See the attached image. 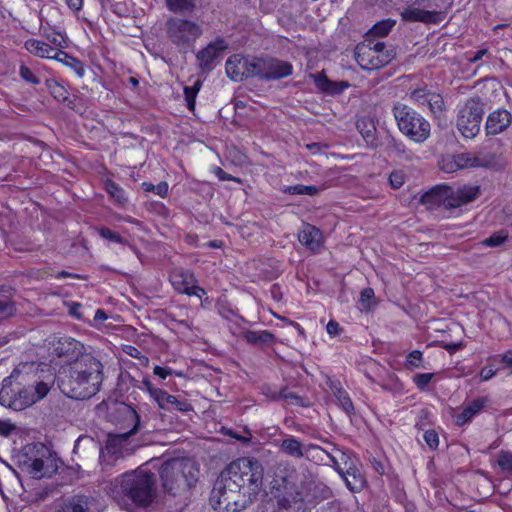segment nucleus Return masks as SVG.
<instances>
[{
	"label": "nucleus",
	"mask_w": 512,
	"mask_h": 512,
	"mask_svg": "<svg viewBox=\"0 0 512 512\" xmlns=\"http://www.w3.org/2000/svg\"><path fill=\"white\" fill-rule=\"evenodd\" d=\"M32 365H23L14 369L2 382L0 404L15 411L24 410L47 396L54 384V377L41 379L37 373L29 374L26 369Z\"/></svg>",
	"instance_id": "f257e3e1"
},
{
	"label": "nucleus",
	"mask_w": 512,
	"mask_h": 512,
	"mask_svg": "<svg viewBox=\"0 0 512 512\" xmlns=\"http://www.w3.org/2000/svg\"><path fill=\"white\" fill-rule=\"evenodd\" d=\"M109 494L125 510L147 507L156 497V478L144 468L123 473L110 482Z\"/></svg>",
	"instance_id": "f03ea898"
},
{
	"label": "nucleus",
	"mask_w": 512,
	"mask_h": 512,
	"mask_svg": "<svg viewBox=\"0 0 512 512\" xmlns=\"http://www.w3.org/2000/svg\"><path fill=\"white\" fill-rule=\"evenodd\" d=\"M103 382V365L91 354L69 366L58 376L60 390L73 399H88L94 396Z\"/></svg>",
	"instance_id": "7ed1b4c3"
},
{
	"label": "nucleus",
	"mask_w": 512,
	"mask_h": 512,
	"mask_svg": "<svg viewBox=\"0 0 512 512\" xmlns=\"http://www.w3.org/2000/svg\"><path fill=\"white\" fill-rule=\"evenodd\" d=\"M234 479L223 472L216 479L210 493V504L218 512H240L253 501Z\"/></svg>",
	"instance_id": "20e7f679"
},
{
	"label": "nucleus",
	"mask_w": 512,
	"mask_h": 512,
	"mask_svg": "<svg viewBox=\"0 0 512 512\" xmlns=\"http://www.w3.org/2000/svg\"><path fill=\"white\" fill-rule=\"evenodd\" d=\"M198 472L195 462L191 459H170L160 468L163 488L173 494L187 491L197 482Z\"/></svg>",
	"instance_id": "39448f33"
},
{
	"label": "nucleus",
	"mask_w": 512,
	"mask_h": 512,
	"mask_svg": "<svg viewBox=\"0 0 512 512\" xmlns=\"http://www.w3.org/2000/svg\"><path fill=\"white\" fill-rule=\"evenodd\" d=\"M231 480L241 485L244 491L254 499L263 484L264 469L262 464L254 458L242 457L232 461L223 471Z\"/></svg>",
	"instance_id": "423d86ee"
},
{
	"label": "nucleus",
	"mask_w": 512,
	"mask_h": 512,
	"mask_svg": "<svg viewBox=\"0 0 512 512\" xmlns=\"http://www.w3.org/2000/svg\"><path fill=\"white\" fill-rule=\"evenodd\" d=\"M393 115L399 130L416 143H422L430 136V123L411 107L397 103Z\"/></svg>",
	"instance_id": "0eeeda50"
},
{
	"label": "nucleus",
	"mask_w": 512,
	"mask_h": 512,
	"mask_svg": "<svg viewBox=\"0 0 512 512\" xmlns=\"http://www.w3.org/2000/svg\"><path fill=\"white\" fill-rule=\"evenodd\" d=\"M201 26L191 20L179 17H171L166 22L167 38L179 48L181 52H187L202 35Z\"/></svg>",
	"instance_id": "6e6552de"
},
{
	"label": "nucleus",
	"mask_w": 512,
	"mask_h": 512,
	"mask_svg": "<svg viewBox=\"0 0 512 512\" xmlns=\"http://www.w3.org/2000/svg\"><path fill=\"white\" fill-rule=\"evenodd\" d=\"M394 58L392 50H386L383 42L372 43L366 40L357 45L355 59L364 70H377L389 64Z\"/></svg>",
	"instance_id": "1a4fd4ad"
},
{
	"label": "nucleus",
	"mask_w": 512,
	"mask_h": 512,
	"mask_svg": "<svg viewBox=\"0 0 512 512\" xmlns=\"http://www.w3.org/2000/svg\"><path fill=\"white\" fill-rule=\"evenodd\" d=\"M484 103L480 98L468 99L457 114L456 126L465 138H474L480 131Z\"/></svg>",
	"instance_id": "9d476101"
},
{
	"label": "nucleus",
	"mask_w": 512,
	"mask_h": 512,
	"mask_svg": "<svg viewBox=\"0 0 512 512\" xmlns=\"http://www.w3.org/2000/svg\"><path fill=\"white\" fill-rule=\"evenodd\" d=\"M453 163L459 169L468 167L500 169L504 165L500 155L487 149H480L475 153L458 154L454 157Z\"/></svg>",
	"instance_id": "9b49d317"
},
{
	"label": "nucleus",
	"mask_w": 512,
	"mask_h": 512,
	"mask_svg": "<svg viewBox=\"0 0 512 512\" xmlns=\"http://www.w3.org/2000/svg\"><path fill=\"white\" fill-rule=\"evenodd\" d=\"M255 77L262 80H279L293 73V66L277 58H255Z\"/></svg>",
	"instance_id": "f8f14e48"
},
{
	"label": "nucleus",
	"mask_w": 512,
	"mask_h": 512,
	"mask_svg": "<svg viewBox=\"0 0 512 512\" xmlns=\"http://www.w3.org/2000/svg\"><path fill=\"white\" fill-rule=\"evenodd\" d=\"M454 188L448 185H439L432 188L422 196L423 204L429 209L444 208L447 210L457 208L454 202Z\"/></svg>",
	"instance_id": "ddd939ff"
},
{
	"label": "nucleus",
	"mask_w": 512,
	"mask_h": 512,
	"mask_svg": "<svg viewBox=\"0 0 512 512\" xmlns=\"http://www.w3.org/2000/svg\"><path fill=\"white\" fill-rule=\"evenodd\" d=\"M228 44L222 37H217L214 41H211L206 47L199 50L196 54V59L199 64V68L202 72H210L215 66L217 60L221 57L224 50H226Z\"/></svg>",
	"instance_id": "4468645a"
},
{
	"label": "nucleus",
	"mask_w": 512,
	"mask_h": 512,
	"mask_svg": "<svg viewBox=\"0 0 512 512\" xmlns=\"http://www.w3.org/2000/svg\"><path fill=\"white\" fill-rule=\"evenodd\" d=\"M255 58L249 59L241 55L230 56L225 64L227 76L233 81H241L244 78L255 77Z\"/></svg>",
	"instance_id": "2eb2a0df"
},
{
	"label": "nucleus",
	"mask_w": 512,
	"mask_h": 512,
	"mask_svg": "<svg viewBox=\"0 0 512 512\" xmlns=\"http://www.w3.org/2000/svg\"><path fill=\"white\" fill-rule=\"evenodd\" d=\"M55 353L58 357L69 362L70 366L84 355H88V353H85L84 345L71 337L60 338L55 346Z\"/></svg>",
	"instance_id": "dca6fc26"
},
{
	"label": "nucleus",
	"mask_w": 512,
	"mask_h": 512,
	"mask_svg": "<svg viewBox=\"0 0 512 512\" xmlns=\"http://www.w3.org/2000/svg\"><path fill=\"white\" fill-rule=\"evenodd\" d=\"M511 124V113L507 109L498 108L488 114L484 130L487 136H496L505 132Z\"/></svg>",
	"instance_id": "f3484780"
},
{
	"label": "nucleus",
	"mask_w": 512,
	"mask_h": 512,
	"mask_svg": "<svg viewBox=\"0 0 512 512\" xmlns=\"http://www.w3.org/2000/svg\"><path fill=\"white\" fill-rule=\"evenodd\" d=\"M154 394L155 397L153 400L157 403L160 409L165 411L189 412L193 409L192 405L186 399H179L178 397L169 394L161 388L159 391H154Z\"/></svg>",
	"instance_id": "a211bd4d"
},
{
	"label": "nucleus",
	"mask_w": 512,
	"mask_h": 512,
	"mask_svg": "<svg viewBox=\"0 0 512 512\" xmlns=\"http://www.w3.org/2000/svg\"><path fill=\"white\" fill-rule=\"evenodd\" d=\"M332 449L329 456V465H331L339 474L348 470L349 466H355L357 459L349 451L339 449L335 444H331Z\"/></svg>",
	"instance_id": "6ab92c4d"
},
{
	"label": "nucleus",
	"mask_w": 512,
	"mask_h": 512,
	"mask_svg": "<svg viewBox=\"0 0 512 512\" xmlns=\"http://www.w3.org/2000/svg\"><path fill=\"white\" fill-rule=\"evenodd\" d=\"M27 465L28 473L34 478L50 477L56 472L57 466L51 458H35L30 460Z\"/></svg>",
	"instance_id": "aec40b11"
},
{
	"label": "nucleus",
	"mask_w": 512,
	"mask_h": 512,
	"mask_svg": "<svg viewBox=\"0 0 512 512\" xmlns=\"http://www.w3.org/2000/svg\"><path fill=\"white\" fill-rule=\"evenodd\" d=\"M489 402L487 397H478L467 403L463 410L455 415V423L458 426H462L477 415Z\"/></svg>",
	"instance_id": "412c9836"
},
{
	"label": "nucleus",
	"mask_w": 512,
	"mask_h": 512,
	"mask_svg": "<svg viewBox=\"0 0 512 512\" xmlns=\"http://www.w3.org/2000/svg\"><path fill=\"white\" fill-rule=\"evenodd\" d=\"M170 282L176 291L186 294L196 279L190 270L174 268L170 273Z\"/></svg>",
	"instance_id": "4be33fe9"
},
{
	"label": "nucleus",
	"mask_w": 512,
	"mask_h": 512,
	"mask_svg": "<svg viewBox=\"0 0 512 512\" xmlns=\"http://www.w3.org/2000/svg\"><path fill=\"white\" fill-rule=\"evenodd\" d=\"M298 239L302 245L311 251L319 250L323 243L321 231L310 224L303 227L298 235Z\"/></svg>",
	"instance_id": "5701e85b"
},
{
	"label": "nucleus",
	"mask_w": 512,
	"mask_h": 512,
	"mask_svg": "<svg viewBox=\"0 0 512 512\" xmlns=\"http://www.w3.org/2000/svg\"><path fill=\"white\" fill-rule=\"evenodd\" d=\"M310 77L313 78L314 83L319 90H321L322 92L329 94V95L340 94L346 88L349 87L348 82H346V81H339V82L331 81L323 73L311 74Z\"/></svg>",
	"instance_id": "b1692460"
},
{
	"label": "nucleus",
	"mask_w": 512,
	"mask_h": 512,
	"mask_svg": "<svg viewBox=\"0 0 512 512\" xmlns=\"http://www.w3.org/2000/svg\"><path fill=\"white\" fill-rule=\"evenodd\" d=\"M339 475L345 481L347 488L352 492L361 491L365 486V477L357 467V464L355 466H349L348 470H344Z\"/></svg>",
	"instance_id": "393cba45"
},
{
	"label": "nucleus",
	"mask_w": 512,
	"mask_h": 512,
	"mask_svg": "<svg viewBox=\"0 0 512 512\" xmlns=\"http://www.w3.org/2000/svg\"><path fill=\"white\" fill-rule=\"evenodd\" d=\"M327 385L337 400L338 405L348 414L354 412V405L348 393L342 388L339 381L328 379Z\"/></svg>",
	"instance_id": "a878e982"
},
{
	"label": "nucleus",
	"mask_w": 512,
	"mask_h": 512,
	"mask_svg": "<svg viewBox=\"0 0 512 512\" xmlns=\"http://www.w3.org/2000/svg\"><path fill=\"white\" fill-rule=\"evenodd\" d=\"M25 49L40 58L54 59L55 52H59L60 49L52 47L50 44L37 39H28L24 43Z\"/></svg>",
	"instance_id": "bb28decb"
},
{
	"label": "nucleus",
	"mask_w": 512,
	"mask_h": 512,
	"mask_svg": "<svg viewBox=\"0 0 512 512\" xmlns=\"http://www.w3.org/2000/svg\"><path fill=\"white\" fill-rule=\"evenodd\" d=\"M305 446V444H303L294 436H288L281 441L279 448L281 452L290 457L303 458L304 455L306 454Z\"/></svg>",
	"instance_id": "cd10ccee"
},
{
	"label": "nucleus",
	"mask_w": 512,
	"mask_h": 512,
	"mask_svg": "<svg viewBox=\"0 0 512 512\" xmlns=\"http://www.w3.org/2000/svg\"><path fill=\"white\" fill-rule=\"evenodd\" d=\"M479 194V186L464 185L458 189H454V202L457 203V208L474 201Z\"/></svg>",
	"instance_id": "c85d7f7f"
},
{
	"label": "nucleus",
	"mask_w": 512,
	"mask_h": 512,
	"mask_svg": "<svg viewBox=\"0 0 512 512\" xmlns=\"http://www.w3.org/2000/svg\"><path fill=\"white\" fill-rule=\"evenodd\" d=\"M88 500L82 496H74L59 505L55 512H86Z\"/></svg>",
	"instance_id": "c756f323"
},
{
	"label": "nucleus",
	"mask_w": 512,
	"mask_h": 512,
	"mask_svg": "<svg viewBox=\"0 0 512 512\" xmlns=\"http://www.w3.org/2000/svg\"><path fill=\"white\" fill-rule=\"evenodd\" d=\"M90 451L94 457L100 456L101 446L90 436H80L74 446V453Z\"/></svg>",
	"instance_id": "7c9ffc66"
},
{
	"label": "nucleus",
	"mask_w": 512,
	"mask_h": 512,
	"mask_svg": "<svg viewBox=\"0 0 512 512\" xmlns=\"http://www.w3.org/2000/svg\"><path fill=\"white\" fill-rule=\"evenodd\" d=\"M55 60L62 62L66 66L70 67L78 77H83L85 74V69L83 63L70 56L68 53L60 50L59 52H55V56H53Z\"/></svg>",
	"instance_id": "2f4dec72"
},
{
	"label": "nucleus",
	"mask_w": 512,
	"mask_h": 512,
	"mask_svg": "<svg viewBox=\"0 0 512 512\" xmlns=\"http://www.w3.org/2000/svg\"><path fill=\"white\" fill-rule=\"evenodd\" d=\"M402 18L405 21H421V22H432L434 14L430 11L422 10L415 7H408L401 13Z\"/></svg>",
	"instance_id": "473e14b6"
},
{
	"label": "nucleus",
	"mask_w": 512,
	"mask_h": 512,
	"mask_svg": "<svg viewBox=\"0 0 512 512\" xmlns=\"http://www.w3.org/2000/svg\"><path fill=\"white\" fill-rule=\"evenodd\" d=\"M304 457L308 460L317 462H323L329 464V456L331 451H327L324 448L316 444H306Z\"/></svg>",
	"instance_id": "72a5a7b5"
},
{
	"label": "nucleus",
	"mask_w": 512,
	"mask_h": 512,
	"mask_svg": "<svg viewBox=\"0 0 512 512\" xmlns=\"http://www.w3.org/2000/svg\"><path fill=\"white\" fill-rule=\"evenodd\" d=\"M357 128L368 145L372 147H376L378 145L376 139V127L373 122L366 120L358 121Z\"/></svg>",
	"instance_id": "f704fd0d"
},
{
	"label": "nucleus",
	"mask_w": 512,
	"mask_h": 512,
	"mask_svg": "<svg viewBox=\"0 0 512 512\" xmlns=\"http://www.w3.org/2000/svg\"><path fill=\"white\" fill-rule=\"evenodd\" d=\"M105 190L109 194V196L114 200L116 204L119 206H124L127 201V195L122 187H120L116 182L112 180L105 181Z\"/></svg>",
	"instance_id": "c9c22d12"
},
{
	"label": "nucleus",
	"mask_w": 512,
	"mask_h": 512,
	"mask_svg": "<svg viewBox=\"0 0 512 512\" xmlns=\"http://www.w3.org/2000/svg\"><path fill=\"white\" fill-rule=\"evenodd\" d=\"M243 338L250 344L262 345L270 343L273 335L268 331H252L248 330L243 333Z\"/></svg>",
	"instance_id": "e433bc0d"
},
{
	"label": "nucleus",
	"mask_w": 512,
	"mask_h": 512,
	"mask_svg": "<svg viewBox=\"0 0 512 512\" xmlns=\"http://www.w3.org/2000/svg\"><path fill=\"white\" fill-rule=\"evenodd\" d=\"M166 5L174 13H191L196 7L194 0H166Z\"/></svg>",
	"instance_id": "4c0bfd02"
},
{
	"label": "nucleus",
	"mask_w": 512,
	"mask_h": 512,
	"mask_svg": "<svg viewBox=\"0 0 512 512\" xmlns=\"http://www.w3.org/2000/svg\"><path fill=\"white\" fill-rule=\"evenodd\" d=\"M425 105L428 106L429 110L435 117H440L444 112V100L439 93L432 91Z\"/></svg>",
	"instance_id": "58836bf2"
},
{
	"label": "nucleus",
	"mask_w": 512,
	"mask_h": 512,
	"mask_svg": "<svg viewBox=\"0 0 512 512\" xmlns=\"http://www.w3.org/2000/svg\"><path fill=\"white\" fill-rule=\"evenodd\" d=\"M395 21L391 19H385L376 23L367 33L368 36H378L384 37L389 34L393 26L395 25Z\"/></svg>",
	"instance_id": "ea45409f"
},
{
	"label": "nucleus",
	"mask_w": 512,
	"mask_h": 512,
	"mask_svg": "<svg viewBox=\"0 0 512 512\" xmlns=\"http://www.w3.org/2000/svg\"><path fill=\"white\" fill-rule=\"evenodd\" d=\"M200 88H201V82L199 80H197L193 84V86H186V87H184L185 101H186L187 108L190 111H194L195 110L196 96H197Z\"/></svg>",
	"instance_id": "a19ab883"
},
{
	"label": "nucleus",
	"mask_w": 512,
	"mask_h": 512,
	"mask_svg": "<svg viewBox=\"0 0 512 512\" xmlns=\"http://www.w3.org/2000/svg\"><path fill=\"white\" fill-rule=\"evenodd\" d=\"M431 92L428 86L423 84L421 87L411 90L410 98L419 105H425Z\"/></svg>",
	"instance_id": "79ce46f5"
},
{
	"label": "nucleus",
	"mask_w": 512,
	"mask_h": 512,
	"mask_svg": "<svg viewBox=\"0 0 512 512\" xmlns=\"http://www.w3.org/2000/svg\"><path fill=\"white\" fill-rule=\"evenodd\" d=\"M48 88L50 90L51 95L57 101L65 103L66 101L69 100L68 99V95H69L68 91L65 89V87H63L56 81H52V82L48 83Z\"/></svg>",
	"instance_id": "37998d69"
},
{
	"label": "nucleus",
	"mask_w": 512,
	"mask_h": 512,
	"mask_svg": "<svg viewBox=\"0 0 512 512\" xmlns=\"http://www.w3.org/2000/svg\"><path fill=\"white\" fill-rule=\"evenodd\" d=\"M282 399L286 400L290 404H295L301 407H308L310 405L307 398L299 396L293 392H289L287 388H282Z\"/></svg>",
	"instance_id": "c03bdc74"
},
{
	"label": "nucleus",
	"mask_w": 512,
	"mask_h": 512,
	"mask_svg": "<svg viewBox=\"0 0 512 512\" xmlns=\"http://www.w3.org/2000/svg\"><path fill=\"white\" fill-rule=\"evenodd\" d=\"M406 367L408 369L424 368L423 354L419 350H413L407 355Z\"/></svg>",
	"instance_id": "a18cd8bd"
},
{
	"label": "nucleus",
	"mask_w": 512,
	"mask_h": 512,
	"mask_svg": "<svg viewBox=\"0 0 512 512\" xmlns=\"http://www.w3.org/2000/svg\"><path fill=\"white\" fill-rule=\"evenodd\" d=\"M491 361L498 362L500 365L499 370H508L512 373V350L505 352L502 355L494 356L490 359Z\"/></svg>",
	"instance_id": "49530a36"
},
{
	"label": "nucleus",
	"mask_w": 512,
	"mask_h": 512,
	"mask_svg": "<svg viewBox=\"0 0 512 512\" xmlns=\"http://www.w3.org/2000/svg\"><path fill=\"white\" fill-rule=\"evenodd\" d=\"M142 188L145 192H155L161 197H165L168 193V184L166 182H160L158 185H154L150 182H143Z\"/></svg>",
	"instance_id": "de8ad7c7"
},
{
	"label": "nucleus",
	"mask_w": 512,
	"mask_h": 512,
	"mask_svg": "<svg viewBox=\"0 0 512 512\" xmlns=\"http://www.w3.org/2000/svg\"><path fill=\"white\" fill-rule=\"evenodd\" d=\"M97 231H98V234L102 238H104L108 241L123 244V245L127 244V241L125 239H123L120 234H118L106 227L98 228Z\"/></svg>",
	"instance_id": "09e8293b"
},
{
	"label": "nucleus",
	"mask_w": 512,
	"mask_h": 512,
	"mask_svg": "<svg viewBox=\"0 0 512 512\" xmlns=\"http://www.w3.org/2000/svg\"><path fill=\"white\" fill-rule=\"evenodd\" d=\"M434 375V373H417L413 376V383L419 390L424 391L433 379Z\"/></svg>",
	"instance_id": "8fccbe9b"
},
{
	"label": "nucleus",
	"mask_w": 512,
	"mask_h": 512,
	"mask_svg": "<svg viewBox=\"0 0 512 512\" xmlns=\"http://www.w3.org/2000/svg\"><path fill=\"white\" fill-rule=\"evenodd\" d=\"M507 237H508V235L506 232L499 231V232L492 234L490 237L486 238L482 243L485 246L497 247V246H500L501 244H503L506 241Z\"/></svg>",
	"instance_id": "3c124183"
},
{
	"label": "nucleus",
	"mask_w": 512,
	"mask_h": 512,
	"mask_svg": "<svg viewBox=\"0 0 512 512\" xmlns=\"http://www.w3.org/2000/svg\"><path fill=\"white\" fill-rule=\"evenodd\" d=\"M127 438V433L109 437L106 448L113 453H118L119 450L117 449V447L121 446L123 442H126Z\"/></svg>",
	"instance_id": "603ef678"
},
{
	"label": "nucleus",
	"mask_w": 512,
	"mask_h": 512,
	"mask_svg": "<svg viewBox=\"0 0 512 512\" xmlns=\"http://www.w3.org/2000/svg\"><path fill=\"white\" fill-rule=\"evenodd\" d=\"M498 465L502 470L512 473V453L501 451L498 456Z\"/></svg>",
	"instance_id": "864d4df0"
},
{
	"label": "nucleus",
	"mask_w": 512,
	"mask_h": 512,
	"mask_svg": "<svg viewBox=\"0 0 512 512\" xmlns=\"http://www.w3.org/2000/svg\"><path fill=\"white\" fill-rule=\"evenodd\" d=\"M19 75L24 81H26L30 84H33V85L40 84V79L32 72V70L30 68H28L25 65L20 66Z\"/></svg>",
	"instance_id": "5fc2aeb1"
},
{
	"label": "nucleus",
	"mask_w": 512,
	"mask_h": 512,
	"mask_svg": "<svg viewBox=\"0 0 512 512\" xmlns=\"http://www.w3.org/2000/svg\"><path fill=\"white\" fill-rule=\"evenodd\" d=\"M262 394L272 401L282 399V389L277 390L275 387L270 385H264L262 387Z\"/></svg>",
	"instance_id": "6e6d98bb"
},
{
	"label": "nucleus",
	"mask_w": 512,
	"mask_h": 512,
	"mask_svg": "<svg viewBox=\"0 0 512 512\" xmlns=\"http://www.w3.org/2000/svg\"><path fill=\"white\" fill-rule=\"evenodd\" d=\"M123 350L127 355L139 359L142 365H147L149 363V359L146 356H143L138 348L127 345Z\"/></svg>",
	"instance_id": "4d7b16f0"
},
{
	"label": "nucleus",
	"mask_w": 512,
	"mask_h": 512,
	"mask_svg": "<svg viewBox=\"0 0 512 512\" xmlns=\"http://www.w3.org/2000/svg\"><path fill=\"white\" fill-rule=\"evenodd\" d=\"M423 438L426 442V444L429 446V448L431 449H436L439 445V436L437 434V432L435 430H427L424 435H423Z\"/></svg>",
	"instance_id": "13d9d810"
},
{
	"label": "nucleus",
	"mask_w": 512,
	"mask_h": 512,
	"mask_svg": "<svg viewBox=\"0 0 512 512\" xmlns=\"http://www.w3.org/2000/svg\"><path fill=\"white\" fill-rule=\"evenodd\" d=\"M374 297V290L370 287L364 288L360 293V303L364 309L371 306V300Z\"/></svg>",
	"instance_id": "bf43d9fd"
},
{
	"label": "nucleus",
	"mask_w": 512,
	"mask_h": 512,
	"mask_svg": "<svg viewBox=\"0 0 512 512\" xmlns=\"http://www.w3.org/2000/svg\"><path fill=\"white\" fill-rule=\"evenodd\" d=\"M14 305L8 301H0V321L13 316Z\"/></svg>",
	"instance_id": "052dcab7"
},
{
	"label": "nucleus",
	"mask_w": 512,
	"mask_h": 512,
	"mask_svg": "<svg viewBox=\"0 0 512 512\" xmlns=\"http://www.w3.org/2000/svg\"><path fill=\"white\" fill-rule=\"evenodd\" d=\"M497 371H499L498 367L493 364L487 365L481 369L480 378L482 381H488L496 375Z\"/></svg>",
	"instance_id": "680f3d73"
},
{
	"label": "nucleus",
	"mask_w": 512,
	"mask_h": 512,
	"mask_svg": "<svg viewBox=\"0 0 512 512\" xmlns=\"http://www.w3.org/2000/svg\"><path fill=\"white\" fill-rule=\"evenodd\" d=\"M404 178L401 171H394L390 174L389 181L393 188L398 189L404 184Z\"/></svg>",
	"instance_id": "e2e57ef3"
},
{
	"label": "nucleus",
	"mask_w": 512,
	"mask_h": 512,
	"mask_svg": "<svg viewBox=\"0 0 512 512\" xmlns=\"http://www.w3.org/2000/svg\"><path fill=\"white\" fill-rule=\"evenodd\" d=\"M214 174L218 177L220 181H236L240 182V180L236 177L231 176L230 174L226 173L223 169L220 167H215L213 169Z\"/></svg>",
	"instance_id": "0e129e2a"
},
{
	"label": "nucleus",
	"mask_w": 512,
	"mask_h": 512,
	"mask_svg": "<svg viewBox=\"0 0 512 512\" xmlns=\"http://www.w3.org/2000/svg\"><path fill=\"white\" fill-rule=\"evenodd\" d=\"M141 383L142 386H140V389L147 391L152 399L155 397L154 391L160 390V388L155 387L147 378H144Z\"/></svg>",
	"instance_id": "69168bd1"
},
{
	"label": "nucleus",
	"mask_w": 512,
	"mask_h": 512,
	"mask_svg": "<svg viewBox=\"0 0 512 512\" xmlns=\"http://www.w3.org/2000/svg\"><path fill=\"white\" fill-rule=\"evenodd\" d=\"M186 295L197 296L198 298L201 299L203 296L206 295V291L202 287L197 286L196 283H193V285L187 291Z\"/></svg>",
	"instance_id": "338daca9"
},
{
	"label": "nucleus",
	"mask_w": 512,
	"mask_h": 512,
	"mask_svg": "<svg viewBox=\"0 0 512 512\" xmlns=\"http://www.w3.org/2000/svg\"><path fill=\"white\" fill-rule=\"evenodd\" d=\"M153 372L156 376H158L161 379H166L168 376H170L173 372L171 368H164L161 366H155L153 369Z\"/></svg>",
	"instance_id": "774afa93"
}]
</instances>
